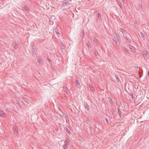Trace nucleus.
Here are the masks:
<instances>
[{"label":"nucleus","mask_w":149,"mask_h":149,"mask_svg":"<svg viewBox=\"0 0 149 149\" xmlns=\"http://www.w3.org/2000/svg\"><path fill=\"white\" fill-rule=\"evenodd\" d=\"M18 101L17 100H16V102L17 103V102Z\"/></svg>","instance_id":"obj_39"},{"label":"nucleus","mask_w":149,"mask_h":149,"mask_svg":"<svg viewBox=\"0 0 149 149\" xmlns=\"http://www.w3.org/2000/svg\"><path fill=\"white\" fill-rule=\"evenodd\" d=\"M130 96L132 99H133L134 98V94H133L132 93L130 94Z\"/></svg>","instance_id":"obj_32"},{"label":"nucleus","mask_w":149,"mask_h":149,"mask_svg":"<svg viewBox=\"0 0 149 149\" xmlns=\"http://www.w3.org/2000/svg\"><path fill=\"white\" fill-rule=\"evenodd\" d=\"M115 77H116L117 81H118V82H120V79H119V78L118 77L117 75H116L115 76Z\"/></svg>","instance_id":"obj_20"},{"label":"nucleus","mask_w":149,"mask_h":149,"mask_svg":"<svg viewBox=\"0 0 149 149\" xmlns=\"http://www.w3.org/2000/svg\"><path fill=\"white\" fill-rule=\"evenodd\" d=\"M135 70L136 71L137 73L139 74L140 75V72L139 71V69L138 67H135ZM140 77H141V76L140 75Z\"/></svg>","instance_id":"obj_6"},{"label":"nucleus","mask_w":149,"mask_h":149,"mask_svg":"<svg viewBox=\"0 0 149 149\" xmlns=\"http://www.w3.org/2000/svg\"><path fill=\"white\" fill-rule=\"evenodd\" d=\"M120 30H121L122 31H121V32H122L123 33H126V31L125 29H123L122 28H120Z\"/></svg>","instance_id":"obj_25"},{"label":"nucleus","mask_w":149,"mask_h":149,"mask_svg":"<svg viewBox=\"0 0 149 149\" xmlns=\"http://www.w3.org/2000/svg\"><path fill=\"white\" fill-rule=\"evenodd\" d=\"M140 35H141V37L142 38H143L144 37H145V35H144V34H143L141 32L140 33Z\"/></svg>","instance_id":"obj_28"},{"label":"nucleus","mask_w":149,"mask_h":149,"mask_svg":"<svg viewBox=\"0 0 149 149\" xmlns=\"http://www.w3.org/2000/svg\"><path fill=\"white\" fill-rule=\"evenodd\" d=\"M64 129L65 131L69 134V135H71V132L68 128L67 127H65Z\"/></svg>","instance_id":"obj_12"},{"label":"nucleus","mask_w":149,"mask_h":149,"mask_svg":"<svg viewBox=\"0 0 149 149\" xmlns=\"http://www.w3.org/2000/svg\"><path fill=\"white\" fill-rule=\"evenodd\" d=\"M68 4V3L67 2V1L65 0H64L63 1V4L62 6L63 7H65L66 6L67 4Z\"/></svg>","instance_id":"obj_10"},{"label":"nucleus","mask_w":149,"mask_h":149,"mask_svg":"<svg viewBox=\"0 0 149 149\" xmlns=\"http://www.w3.org/2000/svg\"><path fill=\"white\" fill-rule=\"evenodd\" d=\"M63 91L65 92L67 94H69V93L70 92L69 91V90L66 87H63Z\"/></svg>","instance_id":"obj_11"},{"label":"nucleus","mask_w":149,"mask_h":149,"mask_svg":"<svg viewBox=\"0 0 149 149\" xmlns=\"http://www.w3.org/2000/svg\"><path fill=\"white\" fill-rule=\"evenodd\" d=\"M61 47L62 49L65 50V46L62 43H61Z\"/></svg>","instance_id":"obj_18"},{"label":"nucleus","mask_w":149,"mask_h":149,"mask_svg":"<svg viewBox=\"0 0 149 149\" xmlns=\"http://www.w3.org/2000/svg\"><path fill=\"white\" fill-rule=\"evenodd\" d=\"M22 99L24 100V101L26 103H28V100L27 98L25 97H22Z\"/></svg>","instance_id":"obj_17"},{"label":"nucleus","mask_w":149,"mask_h":149,"mask_svg":"<svg viewBox=\"0 0 149 149\" xmlns=\"http://www.w3.org/2000/svg\"><path fill=\"white\" fill-rule=\"evenodd\" d=\"M122 0L123 1V3H124L125 2V0Z\"/></svg>","instance_id":"obj_38"},{"label":"nucleus","mask_w":149,"mask_h":149,"mask_svg":"<svg viewBox=\"0 0 149 149\" xmlns=\"http://www.w3.org/2000/svg\"><path fill=\"white\" fill-rule=\"evenodd\" d=\"M118 114L120 116H121V112L120 111V109L118 108Z\"/></svg>","instance_id":"obj_29"},{"label":"nucleus","mask_w":149,"mask_h":149,"mask_svg":"<svg viewBox=\"0 0 149 149\" xmlns=\"http://www.w3.org/2000/svg\"><path fill=\"white\" fill-rule=\"evenodd\" d=\"M90 89L91 91H92L93 92L94 91V88L92 86V85L90 86Z\"/></svg>","instance_id":"obj_23"},{"label":"nucleus","mask_w":149,"mask_h":149,"mask_svg":"<svg viewBox=\"0 0 149 149\" xmlns=\"http://www.w3.org/2000/svg\"><path fill=\"white\" fill-rule=\"evenodd\" d=\"M48 60H49V61H50L51 62V60H50V59H48Z\"/></svg>","instance_id":"obj_41"},{"label":"nucleus","mask_w":149,"mask_h":149,"mask_svg":"<svg viewBox=\"0 0 149 149\" xmlns=\"http://www.w3.org/2000/svg\"><path fill=\"white\" fill-rule=\"evenodd\" d=\"M105 121L107 123H108V120L107 118L105 119Z\"/></svg>","instance_id":"obj_36"},{"label":"nucleus","mask_w":149,"mask_h":149,"mask_svg":"<svg viewBox=\"0 0 149 149\" xmlns=\"http://www.w3.org/2000/svg\"><path fill=\"white\" fill-rule=\"evenodd\" d=\"M129 47L131 49V50L132 51H135L136 50V49L135 47L132 45H130L129 46Z\"/></svg>","instance_id":"obj_13"},{"label":"nucleus","mask_w":149,"mask_h":149,"mask_svg":"<svg viewBox=\"0 0 149 149\" xmlns=\"http://www.w3.org/2000/svg\"><path fill=\"white\" fill-rule=\"evenodd\" d=\"M125 38L127 40V42H131V40L130 39L127 37H125Z\"/></svg>","instance_id":"obj_19"},{"label":"nucleus","mask_w":149,"mask_h":149,"mask_svg":"<svg viewBox=\"0 0 149 149\" xmlns=\"http://www.w3.org/2000/svg\"><path fill=\"white\" fill-rule=\"evenodd\" d=\"M12 46H13V47L15 49H17V44L16 43H13V45H12Z\"/></svg>","instance_id":"obj_15"},{"label":"nucleus","mask_w":149,"mask_h":149,"mask_svg":"<svg viewBox=\"0 0 149 149\" xmlns=\"http://www.w3.org/2000/svg\"><path fill=\"white\" fill-rule=\"evenodd\" d=\"M111 39L116 43V45H117L118 40L116 39V38L115 37H112V38H111Z\"/></svg>","instance_id":"obj_16"},{"label":"nucleus","mask_w":149,"mask_h":149,"mask_svg":"<svg viewBox=\"0 0 149 149\" xmlns=\"http://www.w3.org/2000/svg\"><path fill=\"white\" fill-rule=\"evenodd\" d=\"M75 84L77 87L79 88L80 86V83L79 82V80H76L75 81Z\"/></svg>","instance_id":"obj_14"},{"label":"nucleus","mask_w":149,"mask_h":149,"mask_svg":"<svg viewBox=\"0 0 149 149\" xmlns=\"http://www.w3.org/2000/svg\"><path fill=\"white\" fill-rule=\"evenodd\" d=\"M147 53H148V52L147 51H144L143 52H142V54H143V56L145 58H147Z\"/></svg>","instance_id":"obj_5"},{"label":"nucleus","mask_w":149,"mask_h":149,"mask_svg":"<svg viewBox=\"0 0 149 149\" xmlns=\"http://www.w3.org/2000/svg\"><path fill=\"white\" fill-rule=\"evenodd\" d=\"M68 143L67 141L64 142V144L63 146L64 149H68Z\"/></svg>","instance_id":"obj_4"},{"label":"nucleus","mask_w":149,"mask_h":149,"mask_svg":"<svg viewBox=\"0 0 149 149\" xmlns=\"http://www.w3.org/2000/svg\"><path fill=\"white\" fill-rule=\"evenodd\" d=\"M84 107L85 109L87 110L88 111L89 110V105L87 104V103L85 102L84 104Z\"/></svg>","instance_id":"obj_8"},{"label":"nucleus","mask_w":149,"mask_h":149,"mask_svg":"<svg viewBox=\"0 0 149 149\" xmlns=\"http://www.w3.org/2000/svg\"><path fill=\"white\" fill-rule=\"evenodd\" d=\"M123 49L124 50V51H125V52H128L126 48H125V47H124L123 48Z\"/></svg>","instance_id":"obj_34"},{"label":"nucleus","mask_w":149,"mask_h":149,"mask_svg":"<svg viewBox=\"0 0 149 149\" xmlns=\"http://www.w3.org/2000/svg\"><path fill=\"white\" fill-rule=\"evenodd\" d=\"M14 131L15 132H18L17 127V126H15L14 127Z\"/></svg>","instance_id":"obj_21"},{"label":"nucleus","mask_w":149,"mask_h":149,"mask_svg":"<svg viewBox=\"0 0 149 149\" xmlns=\"http://www.w3.org/2000/svg\"><path fill=\"white\" fill-rule=\"evenodd\" d=\"M6 111H9L8 109H7V110L6 109Z\"/></svg>","instance_id":"obj_40"},{"label":"nucleus","mask_w":149,"mask_h":149,"mask_svg":"<svg viewBox=\"0 0 149 149\" xmlns=\"http://www.w3.org/2000/svg\"><path fill=\"white\" fill-rule=\"evenodd\" d=\"M17 104H18V105L19 106H21L19 102V101H18L17 102Z\"/></svg>","instance_id":"obj_35"},{"label":"nucleus","mask_w":149,"mask_h":149,"mask_svg":"<svg viewBox=\"0 0 149 149\" xmlns=\"http://www.w3.org/2000/svg\"><path fill=\"white\" fill-rule=\"evenodd\" d=\"M53 32L54 34H56L58 35H59V32L57 27H56L54 29Z\"/></svg>","instance_id":"obj_3"},{"label":"nucleus","mask_w":149,"mask_h":149,"mask_svg":"<svg viewBox=\"0 0 149 149\" xmlns=\"http://www.w3.org/2000/svg\"><path fill=\"white\" fill-rule=\"evenodd\" d=\"M38 61L40 64L41 65H43L44 64L42 59L41 57H38Z\"/></svg>","instance_id":"obj_2"},{"label":"nucleus","mask_w":149,"mask_h":149,"mask_svg":"<svg viewBox=\"0 0 149 149\" xmlns=\"http://www.w3.org/2000/svg\"><path fill=\"white\" fill-rule=\"evenodd\" d=\"M82 33L83 35L82 37H84L85 36V34H84V30H82Z\"/></svg>","instance_id":"obj_31"},{"label":"nucleus","mask_w":149,"mask_h":149,"mask_svg":"<svg viewBox=\"0 0 149 149\" xmlns=\"http://www.w3.org/2000/svg\"><path fill=\"white\" fill-rule=\"evenodd\" d=\"M116 36L117 37L118 39L120 38V36L118 33H116Z\"/></svg>","instance_id":"obj_22"},{"label":"nucleus","mask_w":149,"mask_h":149,"mask_svg":"<svg viewBox=\"0 0 149 149\" xmlns=\"http://www.w3.org/2000/svg\"><path fill=\"white\" fill-rule=\"evenodd\" d=\"M0 116L3 117H5L6 116V114L3 111H0Z\"/></svg>","instance_id":"obj_9"},{"label":"nucleus","mask_w":149,"mask_h":149,"mask_svg":"<svg viewBox=\"0 0 149 149\" xmlns=\"http://www.w3.org/2000/svg\"><path fill=\"white\" fill-rule=\"evenodd\" d=\"M97 17L99 18H101V15L99 13H98L97 15Z\"/></svg>","instance_id":"obj_26"},{"label":"nucleus","mask_w":149,"mask_h":149,"mask_svg":"<svg viewBox=\"0 0 149 149\" xmlns=\"http://www.w3.org/2000/svg\"><path fill=\"white\" fill-rule=\"evenodd\" d=\"M63 115L65 117L66 116V114L65 113H63Z\"/></svg>","instance_id":"obj_37"},{"label":"nucleus","mask_w":149,"mask_h":149,"mask_svg":"<svg viewBox=\"0 0 149 149\" xmlns=\"http://www.w3.org/2000/svg\"><path fill=\"white\" fill-rule=\"evenodd\" d=\"M123 36L125 38V37H127V33L126 32V33H123Z\"/></svg>","instance_id":"obj_30"},{"label":"nucleus","mask_w":149,"mask_h":149,"mask_svg":"<svg viewBox=\"0 0 149 149\" xmlns=\"http://www.w3.org/2000/svg\"><path fill=\"white\" fill-rule=\"evenodd\" d=\"M109 100L111 104H112L113 102L112 100V99L111 98H109Z\"/></svg>","instance_id":"obj_24"},{"label":"nucleus","mask_w":149,"mask_h":149,"mask_svg":"<svg viewBox=\"0 0 149 149\" xmlns=\"http://www.w3.org/2000/svg\"><path fill=\"white\" fill-rule=\"evenodd\" d=\"M23 8L26 11H27L28 13H29V11H30V10L26 5L24 6L23 7Z\"/></svg>","instance_id":"obj_7"},{"label":"nucleus","mask_w":149,"mask_h":149,"mask_svg":"<svg viewBox=\"0 0 149 149\" xmlns=\"http://www.w3.org/2000/svg\"><path fill=\"white\" fill-rule=\"evenodd\" d=\"M31 49L33 56V57L36 56H37L36 52L37 51L36 48L34 47H32Z\"/></svg>","instance_id":"obj_1"},{"label":"nucleus","mask_w":149,"mask_h":149,"mask_svg":"<svg viewBox=\"0 0 149 149\" xmlns=\"http://www.w3.org/2000/svg\"><path fill=\"white\" fill-rule=\"evenodd\" d=\"M87 45L88 46V47H89L90 48L91 47V45L89 41H88L87 43Z\"/></svg>","instance_id":"obj_27"},{"label":"nucleus","mask_w":149,"mask_h":149,"mask_svg":"<svg viewBox=\"0 0 149 149\" xmlns=\"http://www.w3.org/2000/svg\"><path fill=\"white\" fill-rule=\"evenodd\" d=\"M117 3L118 4V5L120 6V8L122 9L123 8V7H122V6L121 5V3H120V2H118Z\"/></svg>","instance_id":"obj_33"}]
</instances>
